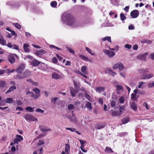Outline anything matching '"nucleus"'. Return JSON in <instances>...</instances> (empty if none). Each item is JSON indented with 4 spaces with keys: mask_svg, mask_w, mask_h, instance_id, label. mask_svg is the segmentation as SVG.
Segmentation results:
<instances>
[{
    "mask_svg": "<svg viewBox=\"0 0 154 154\" xmlns=\"http://www.w3.org/2000/svg\"><path fill=\"white\" fill-rule=\"evenodd\" d=\"M63 19L68 24L73 27L82 26L83 24L87 23L89 19V17L86 14L82 16L81 22L76 20L74 17L69 13L63 14Z\"/></svg>",
    "mask_w": 154,
    "mask_h": 154,
    "instance_id": "f257e3e1",
    "label": "nucleus"
},
{
    "mask_svg": "<svg viewBox=\"0 0 154 154\" xmlns=\"http://www.w3.org/2000/svg\"><path fill=\"white\" fill-rule=\"evenodd\" d=\"M148 72V69L146 68L141 69L140 70V73L142 74L141 78L142 79H149L152 78L153 75L152 74H147L146 73Z\"/></svg>",
    "mask_w": 154,
    "mask_h": 154,
    "instance_id": "f03ea898",
    "label": "nucleus"
},
{
    "mask_svg": "<svg viewBox=\"0 0 154 154\" xmlns=\"http://www.w3.org/2000/svg\"><path fill=\"white\" fill-rule=\"evenodd\" d=\"M24 117L25 119L27 121H38L37 119L35 117L29 114H25L24 116Z\"/></svg>",
    "mask_w": 154,
    "mask_h": 154,
    "instance_id": "7ed1b4c3",
    "label": "nucleus"
},
{
    "mask_svg": "<svg viewBox=\"0 0 154 154\" xmlns=\"http://www.w3.org/2000/svg\"><path fill=\"white\" fill-rule=\"evenodd\" d=\"M139 11L137 10H134L132 11L130 13V15L133 18H137L139 15Z\"/></svg>",
    "mask_w": 154,
    "mask_h": 154,
    "instance_id": "20e7f679",
    "label": "nucleus"
},
{
    "mask_svg": "<svg viewBox=\"0 0 154 154\" xmlns=\"http://www.w3.org/2000/svg\"><path fill=\"white\" fill-rule=\"evenodd\" d=\"M104 53L109 57H114L115 55L114 52L107 50H105L103 51Z\"/></svg>",
    "mask_w": 154,
    "mask_h": 154,
    "instance_id": "39448f33",
    "label": "nucleus"
},
{
    "mask_svg": "<svg viewBox=\"0 0 154 154\" xmlns=\"http://www.w3.org/2000/svg\"><path fill=\"white\" fill-rule=\"evenodd\" d=\"M6 45L9 48H12L13 49L18 51L20 50L19 47L18 45L15 44H12L11 43H8Z\"/></svg>",
    "mask_w": 154,
    "mask_h": 154,
    "instance_id": "423d86ee",
    "label": "nucleus"
},
{
    "mask_svg": "<svg viewBox=\"0 0 154 154\" xmlns=\"http://www.w3.org/2000/svg\"><path fill=\"white\" fill-rule=\"evenodd\" d=\"M137 88L134 91V93H132L131 94V99L133 101L137 100L138 97H137Z\"/></svg>",
    "mask_w": 154,
    "mask_h": 154,
    "instance_id": "0eeeda50",
    "label": "nucleus"
},
{
    "mask_svg": "<svg viewBox=\"0 0 154 154\" xmlns=\"http://www.w3.org/2000/svg\"><path fill=\"white\" fill-rule=\"evenodd\" d=\"M46 53L45 50L43 49H41L40 51H36L35 54L36 55L39 57H41L43 54Z\"/></svg>",
    "mask_w": 154,
    "mask_h": 154,
    "instance_id": "6e6552de",
    "label": "nucleus"
},
{
    "mask_svg": "<svg viewBox=\"0 0 154 154\" xmlns=\"http://www.w3.org/2000/svg\"><path fill=\"white\" fill-rule=\"evenodd\" d=\"M148 54L147 53H146L143 54H140L137 57L138 59H140L142 60H146V57L147 56Z\"/></svg>",
    "mask_w": 154,
    "mask_h": 154,
    "instance_id": "1a4fd4ad",
    "label": "nucleus"
},
{
    "mask_svg": "<svg viewBox=\"0 0 154 154\" xmlns=\"http://www.w3.org/2000/svg\"><path fill=\"white\" fill-rule=\"evenodd\" d=\"M30 45L28 44L24 43L23 45V48L24 51L26 52L29 53L30 51V49L29 48Z\"/></svg>",
    "mask_w": 154,
    "mask_h": 154,
    "instance_id": "9d476101",
    "label": "nucleus"
},
{
    "mask_svg": "<svg viewBox=\"0 0 154 154\" xmlns=\"http://www.w3.org/2000/svg\"><path fill=\"white\" fill-rule=\"evenodd\" d=\"M23 140V137L20 135H17L16 138L14 139L15 143H17L18 142H20Z\"/></svg>",
    "mask_w": 154,
    "mask_h": 154,
    "instance_id": "9b49d317",
    "label": "nucleus"
},
{
    "mask_svg": "<svg viewBox=\"0 0 154 154\" xmlns=\"http://www.w3.org/2000/svg\"><path fill=\"white\" fill-rule=\"evenodd\" d=\"M79 91L77 90H75L73 87H71L70 88V92L71 93L72 96L73 97L75 96L76 94Z\"/></svg>",
    "mask_w": 154,
    "mask_h": 154,
    "instance_id": "f8f14e48",
    "label": "nucleus"
},
{
    "mask_svg": "<svg viewBox=\"0 0 154 154\" xmlns=\"http://www.w3.org/2000/svg\"><path fill=\"white\" fill-rule=\"evenodd\" d=\"M95 90L97 92L100 93L104 91L105 88L103 87L100 86L96 88Z\"/></svg>",
    "mask_w": 154,
    "mask_h": 154,
    "instance_id": "ddd939ff",
    "label": "nucleus"
},
{
    "mask_svg": "<svg viewBox=\"0 0 154 154\" xmlns=\"http://www.w3.org/2000/svg\"><path fill=\"white\" fill-rule=\"evenodd\" d=\"M8 60L11 63H14L15 61V60L14 55H9L8 57Z\"/></svg>",
    "mask_w": 154,
    "mask_h": 154,
    "instance_id": "4468645a",
    "label": "nucleus"
},
{
    "mask_svg": "<svg viewBox=\"0 0 154 154\" xmlns=\"http://www.w3.org/2000/svg\"><path fill=\"white\" fill-rule=\"evenodd\" d=\"M131 108L134 111H136L137 109V107L135 103L134 102H132L130 104Z\"/></svg>",
    "mask_w": 154,
    "mask_h": 154,
    "instance_id": "2eb2a0df",
    "label": "nucleus"
},
{
    "mask_svg": "<svg viewBox=\"0 0 154 154\" xmlns=\"http://www.w3.org/2000/svg\"><path fill=\"white\" fill-rule=\"evenodd\" d=\"M70 146L69 144H66L65 145V152L66 154H69L70 153Z\"/></svg>",
    "mask_w": 154,
    "mask_h": 154,
    "instance_id": "dca6fc26",
    "label": "nucleus"
},
{
    "mask_svg": "<svg viewBox=\"0 0 154 154\" xmlns=\"http://www.w3.org/2000/svg\"><path fill=\"white\" fill-rule=\"evenodd\" d=\"M40 64V62L36 59H34L31 62V64L34 66H36Z\"/></svg>",
    "mask_w": 154,
    "mask_h": 154,
    "instance_id": "f3484780",
    "label": "nucleus"
},
{
    "mask_svg": "<svg viewBox=\"0 0 154 154\" xmlns=\"http://www.w3.org/2000/svg\"><path fill=\"white\" fill-rule=\"evenodd\" d=\"M106 126V124H99L96 125L95 128L96 129H100L104 128Z\"/></svg>",
    "mask_w": 154,
    "mask_h": 154,
    "instance_id": "a211bd4d",
    "label": "nucleus"
},
{
    "mask_svg": "<svg viewBox=\"0 0 154 154\" xmlns=\"http://www.w3.org/2000/svg\"><path fill=\"white\" fill-rule=\"evenodd\" d=\"M67 118L71 122L75 123V124L77 123V120L76 117H74L73 118V117H72L71 116H69L67 117Z\"/></svg>",
    "mask_w": 154,
    "mask_h": 154,
    "instance_id": "6ab92c4d",
    "label": "nucleus"
},
{
    "mask_svg": "<svg viewBox=\"0 0 154 154\" xmlns=\"http://www.w3.org/2000/svg\"><path fill=\"white\" fill-rule=\"evenodd\" d=\"M39 129L42 132H45L48 131H51V130L49 128H45L42 126H39Z\"/></svg>",
    "mask_w": 154,
    "mask_h": 154,
    "instance_id": "aec40b11",
    "label": "nucleus"
},
{
    "mask_svg": "<svg viewBox=\"0 0 154 154\" xmlns=\"http://www.w3.org/2000/svg\"><path fill=\"white\" fill-rule=\"evenodd\" d=\"M6 83L5 81H0V89L6 88Z\"/></svg>",
    "mask_w": 154,
    "mask_h": 154,
    "instance_id": "412c9836",
    "label": "nucleus"
},
{
    "mask_svg": "<svg viewBox=\"0 0 154 154\" xmlns=\"http://www.w3.org/2000/svg\"><path fill=\"white\" fill-rule=\"evenodd\" d=\"M16 89V86H11L10 87L8 90L5 92V94H7L13 91L14 90Z\"/></svg>",
    "mask_w": 154,
    "mask_h": 154,
    "instance_id": "4be33fe9",
    "label": "nucleus"
},
{
    "mask_svg": "<svg viewBox=\"0 0 154 154\" xmlns=\"http://www.w3.org/2000/svg\"><path fill=\"white\" fill-rule=\"evenodd\" d=\"M112 67H124V66L122 63L119 62L115 64Z\"/></svg>",
    "mask_w": 154,
    "mask_h": 154,
    "instance_id": "5701e85b",
    "label": "nucleus"
},
{
    "mask_svg": "<svg viewBox=\"0 0 154 154\" xmlns=\"http://www.w3.org/2000/svg\"><path fill=\"white\" fill-rule=\"evenodd\" d=\"M129 121V118L128 117L123 118L122 120V122L123 124H126Z\"/></svg>",
    "mask_w": 154,
    "mask_h": 154,
    "instance_id": "b1692460",
    "label": "nucleus"
},
{
    "mask_svg": "<svg viewBox=\"0 0 154 154\" xmlns=\"http://www.w3.org/2000/svg\"><path fill=\"white\" fill-rule=\"evenodd\" d=\"M79 57L81 58L82 60L85 61H90L88 57L85 56L83 55H80Z\"/></svg>",
    "mask_w": 154,
    "mask_h": 154,
    "instance_id": "393cba45",
    "label": "nucleus"
},
{
    "mask_svg": "<svg viewBox=\"0 0 154 154\" xmlns=\"http://www.w3.org/2000/svg\"><path fill=\"white\" fill-rule=\"evenodd\" d=\"M105 151L107 153H112L113 152V151L109 147L107 146L106 147Z\"/></svg>",
    "mask_w": 154,
    "mask_h": 154,
    "instance_id": "a878e982",
    "label": "nucleus"
},
{
    "mask_svg": "<svg viewBox=\"0 0 154 154\" xmlns=\"http://www.w3.org/2000/svg\"><path fill=\"white\" fill-rule=\"evenodd\" d=\"M80 86V84L79 83H76L74 82V87L78 91H79Z\"/></svg>",
    "mask_w": 154,
    "mask_h": 154,
    "instance_id": "bb28decb",
    "label": "nucleus"
},
{
    "mask_svg": "<svg viewBox=\"0 0 154 154\" xmlns=\"http://www.w3.org/2000/svg\"><path fill=\"white\" fill-rule=\"evenodd\" d=\"M145 84V82H139L138 83V88H143L144 87V84Z\"/></svg>",
    "mask_w": 154,
    "mask_h": 154,
    "instance_id": "cd10ccee",
    "label": "nucleus"
},
{
    "mask_svg": "<svg viewBox=\"0 0 154 154\" xmlns=\"http://www.w3.org/2000/svg\"><path fill=\"white\" fill-rule=\"evenodd\" d=\"M34 108L29 107L28 106L25 109L27 111H29V112H32L34 111Z\"/></svg>",
    "mask_w": 154,
    "mask_h": 154,
    "instance_id": "c85d7f7f",
    "label": "nucleus"
},
{
    "mask_svg": "<svg viewBox=\"0 0 154 154\" xmlns=\"http://www.w3.org/2000/svg\"><path fill=\"white\" fill-rule=\"evenodd\" d=\"M51 6L53 8H55L57 5V2L55 1H52L50 4Z\"/></svg>",
    "mask_w": 154,
    "mask_h": 154,
    "instance_id": "c756f323",
    "label": "nucleus"
},
{
    "mask_svg": "<svg viewBox=\"0 0 154 154\" xmlns=\"http://www.w3.org/2000/svg\"><path fill=\"white\" fill-rule=\"evenodd\" d=\"M13 101V100L12 98H7L5 100V102L6 103H12Z\"/></svg>",
    "mask_w": 154,
    "mask_h": 154,
    "instance_id": "7c9ffc66",
    "label": "nucleus"
},
{
    "mask_svg": "<svg viewBox=\"0 0 154 154\" xmlns=\"http://www.w3.org/2000/svg\"><path fill=\"white\" fill-rule=\"evenodd\" d=\"M102 41H105L106 40H107L109 42H111V37L110 36L106 37L104 38H103L102 39Z\"/></svg>",
    "mask_w": 154,
    "mask_h": 154,
    "instance_id": "2f4dec72",
    "label": "nucleus"
},
{
    "mask_svg": "<svg viewBox=\"0 0 154 154\" xmlns=\"http://www.w3.org/2000/svg\"><path fill=\"white\" fill-rule=\"evenodd\" d=\"M108 73L110 75L114 76V75H116V74L115 72H114L112 70H110V69H108Z\"/></svg>",
    "mask_w": 154,
    "mask_h": 154,
    "instance_id": "473e14b6",
    "label": "nucleus"
},
{
    "mask_svg": "<svg viewBox=\"0 0 154 154\" xmlns=\"http://www.w3.org/2000/svg\"><path fill=\"white\" fill-rule=\"evenodd\" d=\"M111 111L112 112L111 115L113 116H117L119 115L118 112L117 111H114L113 110H111Z\"/></svg>",
    "mask_w": 154,
    "mask_h": 154,
    "instance_id": "72a5a7b5",
    "label": "nucleus"
},
{
    "mask_svg": "<svg viewBox=\"0 0 154 154\" xmlns=\"http://www.w3.org/2000/svg\"><path fill=\"white\" fill-rule=\"evenodd\" d=\"M33 91L36 94H40V90L37 88H35L33 89Z\"/></svg>",
    "mask_w": 154,
    "mask_h": 154,
    "instance_id": "f704fd0d",
    "label": "nucleus"
},
{
    "mask_svg": "<svg viewBox=\"0 0 154 154\" xmlns=\"http://www.w3.org/2000/svg\"><path fill=\"white\" fill-rule=\"evenodd\" d=\"M52 78L57 79L58 78L59 75L57 73H54L52 75Z\"/></svg>",
    "mask_w": 154,
    "mask_h": 154,
    "instance_id": "c9c22d12",
    "label": "nucleus"
},
{
    "mask_svg": "<svg viewBox=\"0 0 154 154\" xmlns=\"http://www.w3.org/2000/svg\"><path fill=\"white\" fill-rule=\"evenodd\" d=\"M13 25L17 29H20L21 28V25L18 23H14Z\"/></svg>",
    "mask_w": 154,
    "mask_h": 154,
    "instance_id": "e433bc0d",
    "label": "nucleus"
},
{
    "mask_svg": "<svg viewBox=\"0 0 154 154\" xmlns=\"http://www.w3.org/2000/svg\"><path fill=\"white\" fill-rule=\"evenodd\" d=\"M120 17L121 20L122 21L125 20L126 19V17L125 16L124 14L122 13H121L120 14Z\"/></svg>",
    "mask_w": 154,
    "mask_h": 154,
    "instance_id": "4c0bfd02",
    "label": "nucleus"
},
{
    "mask_svg": "<svg viewBox=\"0 0 154 154\" xmlns=\"http://www.w3.org/2000/svg\"><path fill=\"white\" fill-rule=\"evenodd\" d=\"M116 87L117 90L118 91L122 90L123 89V86L121 85H117L116 86Z\"/></svg>",
    "mask_w": 154,
    "mask_h": 154,
    "instance_id": "58836bf2",
    "label": "nucleus"
},
{
    "mask_svg": "<svg viewBox=\"0 0 154 154\" xmlns=\"http://www.w3.org/2000/svg\"><path fill=\"white\" fill-rule=\"evenodd\" d=\"M86 106L89 109H92V107L91 106V104L90 102H88L86 104Z\"/></svg>",
    "mask_w": 154,
    "mask_h": 154,
    "instance_id": "ea45409f",
    "label": "nucleus"
},
{
    "mask_svg": "<svg viewBox=\"0 0 154 154\" xmlns=\"http://www.w3.org/2000/svg\"><path fill=\"white\" fill-rule=\"evenodd\" d=\"M86 50L91 55H94V53L92 52V51L91 49H90L86 47L85 48Z\"/></svg>",
    "mask_w": 154,
    "mask_h": 154,
    "instance_id": "a19ab883",
    "label": "nucleus"
},
{
    "mask_svg": "<svg viewBox=\"0 0 154 154\" xmlns=\"http://www.w3.org/2000/svg\"><path fill=\"white\" fill-rule=\"evenodd\" d=\"M50 48L51 49L54 48L58 50H61V48H59L55 46H54V45H50Z\"/></svg>",
    "mask_w": 154,
    "mask_h": 154,
    "instance_id": "79ce46f5",
    "label": "nucleus"
},
{
    "mask_svg": "<svg viewBox=\"0 0 154 154\" xmlns=\"http://www.w3.org/2000/svg\"><path fill=\"white\" fill-rule=\"evenodd\" d=\"M6 41L5 40H3L0 38V44H1L3 45H6Z\"/></svg>",
    "mask_w": 154,
    "mask_h": 154,
    "instance_id": "37998d69",
    "label": "nucleus"
},
{
    "mask_svg": "<svg viewBox=\"0 0 154 154\" xmlns=\"http://www.w3.org/2000/svg\"><path fill=\"white\" fill-rule=\"evenodd\" d=\"M58 98L57 97H54L52 98L51 99V101L54 104L56 103V101L58 100Z\"/></svg>",
    "mask_w": 154,
    "mask_h": 154,
    "instance_id": "c03bdc74",
    "label": "nucleus"
},
{
    "mask_svg": "<svg viewBox=\"0 0 154 154\" xmlns=\"http://www.w3.org/2000/svg\"><path fill=\"white\" fill-rule=\"evenodd\" d=\"M85 98L90 101H91V99L90 96L88 94L85 93Z\"/></svg>",
    "mask_w": 154,
    "mask_h": 154,
    "instance_id": "a18cd8bd",
    "label": "nucleus"
},
{
    "mask_svg": "<svg viewBox=\"0 0 154 154\" xmlns=\"http://www.w3.org/2000/svg\"><path fill=\"white\" fill-rule=\"evenodd\" d=\"M149 88H151L154 87V81H152L151 83H149L148 85Z\"/></svg>",
    "mask_w": 154,
    "mask_h": 154,
    "instance_id": "49530a36",
    "label": "nucleus"
},
{
    "mask_svg": "<svg viewBox=\"0 0 154 154\" xmlns=\"http://www.w3.org/2000/svg\"><path fill=\"white\" fill-rule=\"evenodd\" d=\"M125 100V99L124 97L122 96L119 99V102L121 103H124Z\"/></svg>",
    "mask_w": 154,
    "mask_h": 154,
    "instance_id": "de8ad7c7",
    "label": "nucleus"
},
{
    "mask_svg": "<svg viewBox=\"0 0 154 154\" xmlns=\"http://www.w3.org/2000/svg\"><path fill=\"white\" fill-rule=\"evenodd\" d=\"M74 108V106L72 104H69L68 106V109L70 110L73 109Z\"/></svg>",
    "mask_w": 154,
    "mask_h": 154,
    "instance_id": "09e8293b",
    "label": "nucleus"
},
{
    "mask_svg": "<svg viewBox=\"0 0 154 154\" xmlns=\"http://www.w3.org/2000/svg\"><path fill=\"white\" fill-rule=\"evenodd\" d=\"M149 57L151 59L154 60V52L151 54L149 56Z\"/></svg>",
    "mask_w": 154,
    "mask_h": 154,
    "instance_id": "8fccbe9b",
    "label": "nucleus"
},
{
    "mask_svg": "<svg viewBox=\"0 0 154 154\" xmlns=\"http://www.w3.org/2000/svg\"><path fill=\"white\" fill-rule=\"evenodd\" d=\"M26 94L27 95L29 94V95L32 97H33L34 96L33 93L31 92L27 91Z\"/></svg>",
    "mask_w": 154,
    "mask_h": 154,
    "instance_id": "3c124183",
    "label": "nucleus"
},
{
    "mask_svg": "<svg viewBox=\"0 0 154 154\" xmlns=\"http://www.w3.org/2000/svg\"><path fill=\"white\" fill-rule=\"evenodd\" d=\"M23 70V68H18L16 70V72L18 73H20Z\"/></svg>",
    "mask_w": 154,
    "mask_h": 154,
    "instance_id": "603ef678",
    "label": "nucleus"
},
{
    "mask_svg": "<svg viewBox=\"0 0 154 154\" xmlns=\"http://www.w3.org/2000/svg\"><path fill=\"white\" fill-rule=\"evenodd\" d=\"M132 46L131 45L128 44H126L125 45V47L128 49H130L131 48Z\"/></svg>",
    "mask_w": 154,
    "mask_h": 154,
    "instance_id": "864d4df0",
    "label": "nucleus"
},
{
    "mask_svg": "<svg viewBox=\"0 0 154 154\" xmlns=\"http://www.w3.org/2000/svg\"><path fill=\"white\" fill-rule=\"evenodd\" d=\"M86 68H81V71L84 74H87V72L86 69Z\"/></svg>",
    "mask_w": 154,
    "mask_h": 154,
    "instance_id": "5fc2aeb1",
    "label": "nucleus"
},
{
    "mask_svg": "<svg viewBox=\"0 0 154 154\" xmlns=\"http://www.w3.org/2000/svg\"><path fill=\"white\" fill-rule=\"evenodd\" d=\"M137 90L138 91L137 93H138L139 94H145V92L143 91L139 90L137 89Z\"/></svg>",
    "mask_w": 154,
    "mask_h": 154,
    "instance_id": "6e6d98bb",
    "label": "nucleus"
},
{
    "mask_svg": "<svg viewBox=\"0 0 154 154\" xmlns=\"http://www.w3.org/2000/svg\"><path fill=\"white\" fill-rule=\"evenodd\" d=\"M35 111L38 112H41L42 113H43L44 112V111L41 109H35Z\"/></svg>",
    "mask_w": 154,
    "mask_h": 154,
    "instance_id": "4d7b16f0",
    "label": "nucleus"
},
{
    "mask_svg": "<svg viewBox=\"0 0 154 154\" xmlns=\"http://www.w3.org/2000/svg\"><path fill=\"white\" fill-rule=\"evenodd\" d=\"M65 128L67 130H70L72 132L76 130L75 128Z\"/></svg>",
    "mask_w": 154,
    "mask_h": 154,
    "instance_id": "13d9d810",
    "label": "nucleus"
},
{
    "mask_svg": "<svg viewBox=\"0 0 154 154\" xmlns=\"http://www.w3.org/2000/svg\"><path fill=\"white\" fill-rule=\"evenodd\" d=\"M67 48L70 52L73 54L75 53L74 51L73 50H72L71 48H69V47H67Z\"/></svg>",
    "mask_w": 154,
    "mask_h": 154,
    "instance_id": "bf43d9fd",
    "label": "nucleus"
},
{
    "mask_svg": "<svg viewBox=\"0 0 154 154\" xmlns=\"http://www.w3.org/2000/svg\"><path fill=\"white\" fill-rule=\"evenodd\" d=\"M116 102L114 100H112L111 102V105L112 107H114L116 105Z\"/></svg>",
    "mask_w": 154,
    "mask_h": 154,
    "instance_id": "052dcab7",
    "label": "nucleus"
},
{
    "mask_svg": "<svg viewBox=\"0 0 154 154\" xmlns=\"http://www.w3.org/2000/svg\"><path fill=\"white\" fill-rule=\"evenodd\" d=\"M129 7L128 6H126L125 8H124V11L126 12H128L129 11Z\"/></svg>",
    "mask_w": 154,
    "mask_h": 154,
    "instance_id": "680f3d73",
    "label": "nucleus"
},
{
    "mask_svg": "<svg viewBox=\"0 0 154 154\" xmlns=\"http://www.w3.org/2000/svg\"><path fill=\"white\" fill-rule=\"evenodd\" d=\"M128 28L130 30L134 29H135L134 27L132 25H129Z\"/></svg>",
    "mask_w": 154,
    "mask_h": 154,
    "instance_id": "e2e57ef3",
    "label": "nucleus"
},
{
    "mask_svg": "<svg viewBox=\"0 0 154 154\" xmlns=\"http://www.w3.org/2000/svg\"><path fill=\"white\" fill-rule=\"evenodd\" d=\"M138 45L137 44L134 45L133 47V49L134 50H137L138 49Z\"/></svg>",
    "mask_w": 154,
    "mask_h": 154,
    "instance_id": "0e129e2a",
    "label": "nucleus"
},
{
    "mask_svg": "<svg viewBox=\"0 0 154 154\" xmlns=\"http://www.w3.org/2000/svg\"><path fill=\"white\" fill-rule=\"evenodd\" d=\"M124 109V108L123 106H121L119 107V111L120 112H122Z\"/></svg>",
    "mask_w": 154,
    "mask_h": 154,
    "instance_id": "69168bd1",
    "label": "nucleus"
},
{
    "mask_svg": "<svg viewBox=\"0 0 154 154\" xmlns=\"http://www.w3.org/2000/svg\"><path fill=\"white\" fill-rule=\"evenodd\" d=\"M98 102L100 104H101V105H102L103 103V101L102 98H99Z\"/></svg>",
    "mask_w": 154,
    "mask_h": 154,
    "instance_id": "338daca9",
    "label": "nucleus"
},
{
    "mask_svg": "<svg viewBox=\"0 0 154 154\" xmlns=\"http://www.w3.org/2000/svg\"><path fill=\"white\" fill-rule=\"evenodd\" d=\"M10 84L11 86H16V83L14 81H11L10 82Z\"/></svg>",
    "mask_w": 154,
    "mask_h": 154,
    "instance_id": "774afa93",
    "label": "nucleus"
}]
</instances>
